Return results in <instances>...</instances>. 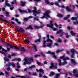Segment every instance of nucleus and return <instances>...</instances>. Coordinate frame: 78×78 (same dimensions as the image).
Listing matches in <instances>:
<instances>
[{
  "instance_id": "f257e3e1",
  "label": "nucleus",
  "mask_w": 78,
  "mask_h": 78,
  "mask_svg": "<svg viewBox=\"0 0 78 78\" xmlns=\"http://www.w3.org/2000/svg\"><path fill=\"white\" fill-rule=\"evenodd\" d=\"M28 61H33V58L31 57L28 58V59L25 58L24 59V64L25 65L26 64H31V62H28Z\"/></svg>"
},
{
  "instance_id": "f03ea898",
  "label": "nucleus",
  "mask_w": 78,
  "mask_h": 78,
  "mask_svg": "<svg viewBox=\"0 0 78 78\" xmlns=\"http://www.w3.org/2000/svg\"><path fill=\"white\" fill-rule=\"evenodd\" d=\"M50 11H47L44 14V16L41 17V19H44L45 18L46 19H48V17H50V16L48 14L50 13Z\"/></svg>"
},
{
  "instance_id": "7ed1b4c3",
  "label": "nucleus",
  "mask_w": 78,
  "mask_h": 78,
  "mask_svg": "<svg viewBox=\"0 0 78 78\" xmlns=\"http://www.w3.org/2000/svg\"><path fill=\"white\" fill-rule=\"evenodd\" d=\"M50 25L47 24L46 26L47 27H50L53 30V31H56L57 29L55 27H53V24L51 23H53V21H50Z\"/></svg>"
},
{
  "instance_id": "20e7f679",
  "label": "nucleus",
  "mask_w": 78,
  "mask_h": 78,
  "mask_svg": "<svg viewBox=\"0 0 78 78\" xmlns=\"http://www.w3.org/2000/svg\"><path fill=\"white\" fill-rule=\"evenodd\" d=\"M34 10H32V12H33V15L34 16H36V14H40V12H37L36 11V7H34Z\"/></svg>"
},
{
  "instance_id": "39448f33",
  "label": "nucleus",
  "mask_w": 78,
  "mask_h": 78,
  "mask_svg": "<svg viewBox=\"0 0 78 78\" xmlns=\"http://www.w3.org/2000/svg\"><path fill=\"white\" fill-rule=\"evenodd\" d=\"M36 70L37 72H40L41 73H41H39V76H40V77H42V74H43L44 73V70L42 69H40L39 70H38V69H36Z\"/></svg>"
},
{
  "instance_id": "423d86ee",
  "label": "nucleus",
  "mask_w": 78,
  "mask_h": 78,
  "mask_svg": "<svg viewBox=\"0 0 78 78\" xmlns=\"http://www.w3.org/2000/svg\"><path fill=\"white\" fill-rule=\"evenodd\" d=\"M73 72L74 73V76H75L76 77H78V70H77V69H74Z\"/></svg>"
},
{
  "instance_id": "0eeeda50",
  "label": "nucleus",
  "mask_w": 78,
  "mask_h": 78,
  "mask_svg": "<svg viewBox=\"0 0 78 78\" xmlns=\"http://www.w3.org/2000/svg\"><path fill=\"white\" fill-rule=\"evenodd\" d=\"M71 53H72V55H71V58H73L75 55V53H76V51L74 49H72L71 50Z\"/></svg>"
},
{
  "instance_id": "6e6552de",
  "label": "nucleus",
  "mask_w": 78,
  "mask_h": 78,
  "mask_svg": "<svg viewBox=\"0 0 78 78\" xmlns=\"http://www.w3.org/2000/svg\"><path fill=\"white\" fill-rule=\"evenodd\" d=\"M51 66L49 67V68L51 69H52V68H54L55 69H57V64L56 63L55 64V66H54V65L53 64V63H51Z\"/></svg>"
},
{
  "instance_id": "1a4fd4ad",
  "label": "nucleus",
  "mask_w": 78,
  "mask_h": 78,
  "mask_svg": "<svg viewBox=\"0 0 78 78\" xmlns=\"http://www.w3.org/2000/svg\"><path fill=\"white\" fill-rule=\"evenodd\" d=\"M45 26V24H42V23H41V26H34V27L35 29H39V28H41L44 27Z\"/></svg>"
},
{
  "instance_id": "9d476101",
  "label": "nucleus",
  "mask_w": 78,
  "mask_h": 78,
  "mask_svg": "<svg viewBox=\"0 0 78 78\" xmlns=\"http://www.w3.org/2000/svg\"><path fill=\"white\" fill-rule=\"evenodd\" d=\"M7 44L8 46L10 48H14V49H16V50H18V48H17L16 46H14L13 45L10 44H8V43H7Z\"/></svg>"
},
{
  "instance_id": "9b49d317",
  "label": "nucleus",
  "mask_w": 78,
  "mask_h": 78,
  "mask_svg": "<svg viewBox=\"0 0 78 78\" xmlns=\"http://www.w3.org/2000/svg\"><path fill=\"white\" fill-rule=\"evenodd\" d=\"M47 54H51V55H53V56L52 57L53 58H55V59H56V57L55 55H55V53L51 52L50 51H48L47 52Z\"/></svg>"
},
{
  "instance_id": "f8f14e48",
  "label": "nucleus",
  "mask_w": 78,
  "mask_h": 78,
  "mask_svg": "<svg viewBox=\"0 0 78 78\" xmlns=\"http://www.w3.org/2000/svg\"><path fill=\"white\" fill-rule=\"evenodd\" d=\"M6 66L8 67H9L11 66H12L13 67H15V64L13 63H8V64H6Z\"/></svg>"
},
{
  "instance_id": "ddd939ff",
  "label": "nucleus",
  "mask_w": 78,
  "mask_h": 78,
  "mask_svg": "<svg viewBox=\"0 0 78 78\" xmlns=\"http://www.w3.org/2000/svg\"><path fill=\"white\" fill-rule=\"evenodd\" d=\"M17 30L20 32L21 31L22 33H25L24 30L21 27H20V28H18L17 29Z\"/></svg>"
},
{
  "instance_id": "4468645a",
  "label": "nucleus",
  "mask_w": 78,
  "mask_h": 78,
  "mask_svg": "<svg viewBox=\"0 0 78 78\" xmlns=\"http://www.w3.org/2000/svg\"><path fill=\"white\" fill-rule=\"evenodd\" d=\"M55 5H56V6H58V7H60L62 8H63V9H64L65 8V7L64 6V5H62V6L59 5H58V2H55Z\"/></svg>"
},
{
  "instance_id": "2eb2a0df",
  "label": "nucleus",
  "mask_w": 78,
  "mask_h": 78,
  "mask_svg": "<svg viewBox=\"0 0 78 78\" xmlns=\"http://www.w3.org/2000/svg\"><path fill=\"white\" fill-rule=\"evenodd\" d=\"M19 12H21L22 14H23V13H27V12L26 11L22 10L21 9H19Z\"/></svg>"
},
{
  "instance_id": "dca6fc26",
  "label": "nucleus",
  "mask_w": 78,
  "mask_h": 78,
  "mask_svg": "<svg viewBox=\"0 0 78 78\" xmlns=\"http://www.w3.org/2000/svg\"><path fill=\"white\" fill-rule=\"evenodd\" d=\"M43 47L45 48L47 47V45H46V44H45V43H46V42H47V41L44 40L43 41Z\"/></svg>"
},
{
  "instance_id": "f3484780",
  "label": "nucleus",
  "mask_w": 78,
  "mask_h": 78,
  "mask_svg": "<svg viewBox=\"0 0 78 78\" xmlns=\"http://www.w3.org/2000/svg\"><path fill=\"white\" fill-rule=\"evenodd\" d=\"M14 2H12L11 3V5L10 6V9L11 10H12L14 8V7H13V5H14Z\"/></svg>"
},
{
  "instance_id": "a211bd4d",
  "label": "nucleus",
  "mask_w": 78,
  "mask_h": 78,
  "mask_svg": "<svg viewBox=\"0 0 78 78\" xmlns=\"http://www.w3.org/2000/svg\"><path fill=\"white\" fill-rule=\"evenodd\" d=\"M51 45H52V43L48 44L47 45V47H49V48H51V47H52Z\"/></svg>"
},
{
  "instance_id": "6ab92c4d",
  "label": "nucleus",
  "mask_w": 78,
  "mask_h": 78,
  "mask_svg": "<svg viewBox=\"0 0 78 78\" xmlns=\"http://www.w3.org/2000/svg\"><path fill=\"white\" fill-rule=\"evenodd\" d=\"M64 51L63 49L60 50H57L56 51V53H59L60 52H62V51Z\"/></svg>"
},
{
  "instance_id": "aec40b11",
  "label": "nucleus",
  "mask_w": 78,
  "mask_h": 78,
  "mask_svg": "<svg viewBox=\"0 0 78 78\" xmlns=\"http://www.w3.org/2000/svg\"><path fill=\"white\" fill-rule=\"evenodd\" d=\"M25 3H26L25 2H23L22 1L21 2V5L22 6H24L25 5Z\"/></svg>"
},
{
  "instance_id": "412c9836",
  "label": "nucleus",
  "mask_w": 78,
  "mask_h": 78,
  "mask_svg": "<svg viewBox=\"0 0 78 78\" xmlns=\"http://www.w3.org/2000/svg\"><path fill=\"white\" fill-rule=\"evenodd\" d=\"M12 61H18L20 62V58H14L12 60Z\"/></svg>"
},
{
  "instance_id": "4be33fe9",
  "label": "nucleus",
  "mask_w": 78,
  "mask_h": 78,
  "mask_svg": "<svg viewBox=\"0 0 78 78\" xmlns=\"http://www.w3.org/2000/svg\"><path fill=\"white\" fill-rule=\"evenodd\" d=\"M66 9L68 12H71L72 11V10L70 9H69V7L67 6L66 7Z\"/></svg>"
},
{
  "instance_id": "5701e85b",
  "label": "nucleus",
  "mask_w": 78,
  "mask_h": 78,
  "mask_svg": "<svg viewBox=\"0 0 78 78\" xmlns=\"http://www.w3.org/2000/svg\"><path fill=\"white\" fill-rule=\"evenodd\" d=\"M71 63L73 64H76V62H75V61L74 60L72 59L71 60Z\"/></svg>"
},
{
  "instance_id": "b1692460",
  "label": "nucleus",
  "mask_w": 78,
  "mask_h": 78,
  "mask_svg": "<svg viewBox=\"0 0 78 78\" xmlns=\"http://www.w3.org/2000/svg\"><path fill=\"white\" fill-rule=\"evenodd\" d=\"M33 46L34 47V49L35 50V51H37V48H36V45H35L34 44H32Z\"/></svg>"
},
{
  "instance_id": "393cba45",
  "label": "nucleus",
  "mask_w": 78,
  "mask_h": 78,
  "mask_svg": "<svg viewBox=\"0 0 78 78\" xmlns=\"http://www.w3.org/2000/svg\"><path fill=\"white\" fill-rule=\"evenodd\" d=\"M5 3L6 5L7 6H10V5H9V3H8V1L7 0H5Z\"/></svg>"
},
{
  "instance_id": "a878e982",
  "label": "nucleus",
  "mask_w": 78,
  "mask_h": 78,
  "mask_svg": "<svg viewBox=\"0 0 78 78\" xmlns=\"http://www.w3.org/2000/svg\"><path fill=\"white\" fill-rule=\"evenodd\" d=\"M71 35L72 36H75V33L73 32V31H71L70 32Z\"/></svg>"
},
{
  "instance_id": "bb28decb",
  "label": "nucleus",
  "mask_w": 78,
  "mask_h": 78,
  "mask_svg": "<svg viewBox=\"0 0 78 78\" xmlns=\"http://www.w3.org/2000/svg\"><path fill=\"white\" fill-rule=\"evenodd\" d=\"M55 74V73L53 72H51L49 75V76H53V75H54Z\"/></svg>"
},
{
  "instance_id": "cd10ccee",
  "label": "nucleus",
  "mask_w": 78,
  "mask_h": 78,
  "mask_svg": "<svg viewBox=\"0 0 78 78\" xmlns=\"http://www.w3.org/2000/svg\"><path fill=\"white\" fill-rule=\"evenodd\" d=\"M57 16V17H62L63 16V15L59 14H58Z\"/></svg>"
},
{
  "instance_id": "c85d7f7f",
  "label": "nucleus",
  "mask_w": 78,
  "mask_h": 78,
  "mask_svg": "<svg viewBox=\"0 0 78 78\" xmlns=\"http://www.w3.org/2000/svg\"><path fill=\"white\" fill-rule=\"evenodd\" d=\"M39 39L38 40L35 41V42H41V37H39Z\"/></svg>"
},
{
  "instance_id": "c756f323",
  "label": "nucleus",
  "mask_w": 78,
  "mask_h": 78,
  "mask_svg": "<svg viewBox=\"0 0 78 78\" xmlns=\"http://www.w3.org/2000/svg\"><path fill=\"white\" fill-rule=\"evenodd\" d=\"M29 28H30V29H31V30H33V27H31V26H29V27H27L26 28V29L28 30Z\"/></svg>"
},
{
  "instance_id": "7c9ffc66",
  "label": "nucleus",
  "mask_w": 78,
  "mask_h": 78,
  "mask_svg": "<svg viewBox=\"0 0 78 78\" xmlns=\"http://www.w3.org/2000/svg\"><path fill=\"white\" fill-rule=\"evenodd\" d=\"M47 42H51V43H52L53 42V41L51 39H48L47 40H46Z\"/></svg>"
},
{
  "instance_id": "2f4dec72",
  "label": "nucleus",
  "mask_w": 78,
  "mask_h": 78,
  "mask_svg": "<svg viewBox=\"0 0 78 78\" xmlns=\"http://www.w3.org/2000/svg\"><path fill=\"white\" fill-rule=\"evenodd\" d=\"M16 77H20V78H26V77L25 76H21L20 75L16 76Z\"/></svg>"
},
{
  "instance_id": "473e14b6",
  "label": "nucleus",
  "mask_w": 78,
  "mask_h": 78,
  "mask_svg": "<svg viewBox=\"0 0 78 78\" xmlns=\"http://www.w3.org/2000/svg\"><path fill=\"white\" fill-rule=\"evenodd\" d=\"M4 60L5 61H7V62H8L9 59L5 57L4 58Z\"/></svg>"
},
{
  "instance_id": "72a5a7b5",
  "label": "nucleus",
  "mask_w": 78,
  "mask_h": 78,
  "mask_svg": "<svg viewBox=\"0 0 78 78\" xmlns=\"http://www.w3.org/2000/svg\"><path fill=\"white\" fill-rule=\"evenodd\" d=\"M70 16V15H67V17L64 18V20H67V19H68V18H69V17Z\"/></svg>"
},
{
  "instance_id": "f704fd0d",
  "label": "nucleus",
  "mask_w": 78,
  "mask_h": 78,
  "mask_svg": "<svg viewBox=\"0 0 78 78\" xmlns=\"http://www.w3.org/2000/svg\"><path fill=\"white\" fill-rule=\"evenodd\" d=\"M34 67H35V66L34 65H33V66H31L29 67V69H32L33 68H34Z\"/></svg>"
},
{
  "instance_id": "c9c22d12",
  "label": "nucleus",
  "mask_w": 78,
  "mask_h": 78,
  "mask_svg": "<svg viewBox=\"0 0 78 78\" xmlns=\"http://www.w3.org/2000/svg\"><path fill=\"white\" fill-rule=\"evenodd\" d=\"M58 61L59 62V66H61V65L62 64V63H61V60L60 59H58Z\"/></svg>"
},
{
  "instance_id": "e433bc0d",
  "label": "nucleus",
  "mask_w": 78,
  "mask_h": 78,
  "mask_svg": "<svg viewBox=\"0 0 78 78\" xmlns=\"http://www.w3.org/2000/svg\"><path fill=\"white\" fill-rule=\"evenodd\" d=\"M59 75H60V74H56L55 76V78H58L59 76Z\"/></svg>"
},
{
  "instance_id": "4c0bfd02",
  "label": "nucleus",
  "mask_w": 78,
  "mask_h": 78,
  "mask_svg": "<svg viewBox=\"0 0 78 78\" xmlns=\"http://www.w3.org/2000/svg\"><path fill=\"white\" fill-rule=\"evenodd\" d=\"M60 32H62V30H60V31H57L56 34H59V33Z\"/></svg>"
},
{
  "instance_id": "58836bf2",
  "label": "nucleus",
  "mask_w": 78,
  "mask_h": 78,
  "mask_svg": "<svg viewBox=\"0 0 78 78\" xmlns=\"http://www.w3.org/2000/svg\"><path fill=\"white\" fill-rule=\"evenodd\" d=\"M71 19L73 20H77V18L72 17L71 18Z\"/></svg>"
},
{
  "instance_id": "ea45409f",
  "label": "nucleus",
  "mask_w": 78,
  "mask_h": 78,
  "mask_svg": "<svg viewBox=\"0 0 78 78\" xmlns=\"http://www.w3.org/2000/svg\"><path fill=\"white\" fill-rule=\"evenodd\" d=\"M67 64V62L66 61L62 63L61 66L62 65H65V64Z\"/></svg>"
},
{
  "instance_id": "a19ab883",
  "label": "nucleus",
  "mask_w": 78,
  "mask_h": 78,
  "mask_svg": "<svg viewBox=\"0 0 78 78\" xmlns=\"http://www.w3.org/2000/svg\"><path fill=\"white\" fill-rule=\"evenodd\" d=\"M7 70L8 71H9V70H10V71H12V69H10V67H8V68H7Z\"/></svg>"
},
{
  "instance_id": "79ce46f5",
  "label": "nucleus",
  "mask_w": 78,
  "mask_h": 78,
  "mask_svg": "<svg viewBox=\"0 0 78 78\" xmlns=\"http://www.w3.org/2000/svg\"><path fill=\"white\" fill-rule=\"evenodd\" d=\"M69 59V58L66 57L64 59H63V61H66V60H68Z\"/></svg>"
},
{
  "instance_id": "37998d69",
  "label": "nucleus",
  "mask_w": 78,
  "mask_h": 78,
  "mask_svg": "<svg viewBox=\"0 0 78 78\" xmlns=\"http://www.w3.org/2000/svg\"><path fill=\"white\" fill-rule=\"evenodd\" d=\"M45 3L47 4H49V3H50V2L48 0H45Z\"/></svg>"
},
{
  "instance_id": "c03bdc74",
  "label": "nucleus",
  "mask_w": 78,
  "mask_h": 78,
  "mask_svg": "<svg viewBox=\"0 0 78 78\" xmlns=\"http://www.w3.org/2000/svg\"><path fill=\"white\" fill-rule=\"evenodd\" d=\"M5 73L6 75V76H9V74H8V73L7 71H6L5 72Z\"/></svg>"
},
{
  "instance_id": "a18cd8bd",
  "label": "nucleus",
  "mask_w": 78,
  "mask_h": 78,
  "mask_svg": "<svg viewBox=\"0 0 78 78\" xmlns=\"http://www.w3.org/2000/svg\"><path fill=\"white\" fill-rule=\"evenodd\" d=\"M65 57L64 55H63V56L60 57V59H64V58H65Z\"/></svg>"
},
{
  "instance_id": "49530a36",
  "label": "nucleus",
  "mask_w": 78,
  "mask_h": 78,
  "mask_svg": "<svg viewBox=\"0 0 78 78\" xmlns=\"http://www.w3.org/2000/svg\"><path fill=\"white\" fill-rule=\"evenodd\" d=\"M55 45V46H57V47H59V45L58 44V43H54Z\"/></svg>"
},
{
  "instance_id": "de8ad7c7",
  "label": "nucleus",
  "mask_w": 78,
  "mask_h": 78,
  "mask_svg": "<svg viewBox=\"0 0 78 78\" xmlns=\"http://www.w3.org/2000/svg\"><path fill=\"white\" fill-rule=\"evenodd\" d=\"M0 53H2V54H3L4 55V56H6V54H5V53H4L3 52L0 51Z\"/></svg>"
},
{
  "instance_id": "09e8293b",
  "label": "nucleus",
  "mask_w": 78,
  "mask_h": 78,
  "mask_svg": "<svg viewBox=\"0 0 78 78\" xmlns=\"http://www.w3.org/2000/svg\"><path fill=\"white\" fill-rule=\"evenodd\" d=\"M2 51H5V52H6V51H7L6 50L4 49L3 48H2Z\"/></svg>"
},
{
  "instance_id": "8fccbe9b",
  "label": "nucleus",
  "mask_w": 78,
  "mask_h": 78,
  "mask_svg": "<svg viewBox=\"0 0 78 78\" xmlns=\"http://www.w3.org/2000/svg\"><path fill=\"white\" fill-rule=\"evenodd\" d=\"M61 41H62L61 40L60 38H59L58 40H57V42H61Z\"/></svg>"
},
{
  "instance_id": "3c124183",
  "label": "nucleus",
  "mask_w": 78,
  "mask_h": 78,
  "mask_svg": "<svg viewBox=\"0 0 78 78\" xmlns=\"http://www.w3.org/2000/svg\"><path fill=\"white\" fill-rule=\"evenodd\" d=\"M39 56H41V55H36L34 56V58H37Z\"/></svg>"
},
{
  "instance_id": "603ef678",
  "label": "nucleus",
  "mask_w": 78,
  "mask_h": 78,
  "mask_svg": "<svg viewBox=\"0 0 78 78\" xmlns=\"http://www.w3.org/2000/svg\"><path fill=\"white\" fill-rule=\"evenodd\" d=\"M34 20H37V21H38V20H39L38 19H37V18L36 17V18H34Z\"/></svg>"
},
{
  "instance_id": "864d4df0",
  "label": "nucleus",
  "mask_w": 78,
  "mask_h": 78,
  "mask_svg": "<svg viewBox=\"0 0 78 78\" xmlns=\"http://www.w3.org/2000/svg\"><path fill=\"white\" fill-rule=\"evenodd\" d=\"M21 48V49L22 51H25V49L22 48Z\"/></svg>"
},
{
  "instance_id": "5fc2aeb1",
  "label": "nucleus",
  "mask_w": 78,
  "mask_h": 78,
  "mask_svg": "<svg viewBox=\"0 0 78 78\" xmlns=\"http://www.w3.org/2000/svg\"><path fill=\"white\" fill-rule=\"evenodd\" d=\"M37 64H38V65H41V63L39 62H37Z\"/></svg>"
},
{
  "instance_id": "6e6d98bb",
  "label": "nucleus",
  "mask_w": 78,
  "mask_h": 78,
  "mask_svg": "<svg viewBox=\"0 0 78 78\" xmlns=\"http://www.w3.org/2000/svg\"><path fill=\"white\" fill-rule=\"evenodd\" d=\"M34 0V1H35V2H39L41 1L40 0Z\"/></svg>"
},
{
  "instance_id": "4d7b16f0",
  "label": "nucleus",
  "mask_w": 78,
  "mask_h": 78,
  "mask_svg": "<svg viewBox=\"0 0 78 78\" xmlns=\"http://www.w3.org/2000/svg\"><path fill=\"white\" fill-rule=\"evenodd\" d=\"M68 29H69V30H70V29H73V28H72V27H67Z\"/></svg>"
},
{
  "instance_id": "13d9d810",
  "label": "nucleus",
  "mask_w": 78,
  "mask_h": 78,
  "mask_svg": "<svg viewBox=\"0 0 78 78\" xmlns=\"http://www.w3.org/2000/svg\"><path fill=\"white\" fill-rule=\"evenodd\" d=\"M28 12L29 13H30V12H31V10L30 9H28Z\"/></svg>"
},
{
  "instance_id": "bf43d9fd",
  "label": "nucleus",
  "mask_w": 78,
  "mask_h": 78,
  "mask_svg": "<svg viewBox=\"0 0 78 78\" xmlns=\"http://www.w3.org/2000/svg\"><path fill=\"white\" fill-rule=\"evenodd\" d=\"M43 62L44 64H47V61H44Z\"/></svg>"
},
{
  "instance_id": "052dcab7",
  "label": "nucleus",
  "mask_w": 78,
  "mask_h": 78,
  "mask_svg": "<svg viewBox=\"0 0 78 78\" xmlns=\"http://www.w3.org/2000/svg\"><path fill=\"white\" fill-rule=\"evenodd\" d=\"M4 75V74L3 73V72H1L0 73V75Z\"/></svg>"
},
{
  "instance_id": "680f3d73",
  "label": "nucleus",
  "mask_w": 78,
  "mask_h": 78,
  "mask_svg": "<svg viewBox=\"0 0 78 78\" xmlns=\"http://www.w3.org/2000/svg\"><path fill=\"white\" fill-rule=\"evenodd\" d=\"M24 20H25V21H27V20H28V18H25L24 19Z\"/></svg>"
},
{
  "instance_id": "e2e57ef3",
  "label": "nucleus",
  "mask_w": 78,
  "mask_h": 78,
  "mask_svg": "<svg viewBox=\"0 0 78 78\" xmlns=\"http://www.w3.org/2000/svg\"><path fill=\"white\" fill-rule=\"evenodd\" d=\"M7 51H10V48H7Z\"/></svg>"
},
{
  "instance_id": "0e129e2a",
  "label": "nucleus",
  "mask_w": 78,
  "mask_h": 78,
  "mask_svg": "<svg viewBox=\"0 0 78 78\" xmlns=\"http://www.w3.org/2000/svg\"><path fill=\"white\" fill-rule=\"evenodd\" d=\"M25 42H27V43H28L30 42V41L28 40H26L25 41Z\"/></svg>"
},
{
  "instance_id": "69168bd1",
  "label": "nucleus",
  "mask_w": 78,
  "mask_h": 78,
  "mask_svg": "<svg viewBox=\"0 0 78 78\" xmlns=\"http://www.w3.org/2000/svg\"><path fill=\"white\" fill-rule=\"evenodd\" d=\"M6 14L7 15H6L7 17H8V14H9V13H8V12H6Z\"/></svg>"
},
{
  "instance_id": "338daca9",
  "label": "nucleus",
  "mask_w": 78,
  "mask_h": 78,
  "mask_svg": "<svg viewBox=\"0 0 78 78\" xmlns=\"http://www.w3.org/2000/svg\"><path fill=\"white\" fill-rule=\"evenodd\" d=\"M50 37L51 38L53 39H54V38L53 37V36H50Z\"/></svg>"
},
{
  "instance_id": "774afa93",
  "label": "nucleus",
  "mask_w": 78,
  "mask_h": 78,
  "mask_svg": "<svg viewBox=\"0 0 78 78\" xmlns=\"http://www.w3.org/2000/svg\"><path fill=\"white\" fill-rule=\"evenodd\" d=\"M15 21H16V22H18V20H17V19H15Z\"/></svg>"
}]
</instances>
